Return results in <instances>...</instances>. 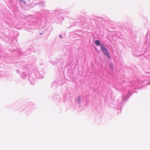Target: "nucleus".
<instances>
[{"label": "nucleus", "instance_id": "nucleus-1", "mask_svg": "<svg viewBox=\"0 0 150 150\" xmlns=\"http://www.w3.org/2000/svg\"><path fill=\"white\" fill-rule=\"evenodd\" d=\"M101 47L104 54L108 58H110V56L107 49L103 46L102 44H101Z\"/></svg>", "mask_w": 150, "mask_h": 150}, {"label": "nucleus", "instance_id": "nucleus-2", "mask_svg": "<svg viewBox=\"0 0 150 150\" xmlns=\"http://www.w3.org/2000/svg\"><path fill=\"white\" fill-rule=\"evenodd\" d=\"M95 43L98 46L100 45H101L99 41L98 40H96L95 42Z\"/></svg>", "mask_w": 150, "mask_h": 150}, {"label": "nucleus", "instance_id": "nucleus-3", "mask_svg": "<svg viewBox=\"0 0 150 150\" xmlns=\"http://www.w3.org/2000/svg\"><path fill=\"white\" fill-rule=\"evenodd\" d=\"M24 0H20L21 1H23Z\"/></svg>", "mask_w": 150, "mask_h": 150}, {"label": "nucleus", "instance_id": "nucleus-4", "mask_svg": "<svg viewBox=\"0 0 150 150\" xmlns=\"http://www.w3.org/2000/svg\"><path fill=\"white\" fill-rule=\"evenodd\" d=\"M60 38H61V37H62V35H60Z\"/></svg>", "mask_w": 150, "mask_h": 150}]
</instances>
